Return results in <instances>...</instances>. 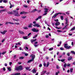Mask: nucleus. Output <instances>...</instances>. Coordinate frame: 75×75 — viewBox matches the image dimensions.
<instances>
[{"mask_svg":"<svg viewBox=\"0 0 75 75\" xmlns=\"http://www.w3.org/2000/svg\"><path fill=\"white\" fill-rule=\"evenodd\" d=\"M30 57H32V59L28 61L27 63H30L31 61H33V59H34V58H35V55L33 54H31L30 56Z\"/></svg>","mask_w":75,"mask_h":75,"instance_id":"f257e3e1","label":"nucleus"},{"mask_svg":"<svg viewBox=\"0 0 75 75\" xmlns=\"http://www.w3.org/2000/svg\"><path fill=\"white\" fill-rule=\"evenodd\" d=\"M13 11V13H14V16H20V15L18 14V11H16V10H15V11Z\"/></svg>","mask_w":75,"mask_h":75,"instance_id":"f03ea898","label":"nucleus"},{"mask_svg":"<svg viewBox=\"0 0 75 75\" xmlns=\"http://www.w3.org/2000/svg\"><path fill=\"white\" fill-rule=\"evenodd\" d=\"M33 23L34 24L33 25V26L34 27H40V28H41V26L38 23L35 24V23H36V21H34L33 22Z\"/></svg>","mask_w":75,"mask_h":75,"instance_id":"7ed1b4c3","label":"nucleus"},{"mask_svg":"<svg viewBox=\"0 0 75 75\" xmlns=\"http://www.w3.org/2000/svg\"><path fill=\"white\" fill-rule=\"evenodd\" d=\"M16 71H18V70L21 71V70H23V67H22V66H20L18 67H16Z\"/></svg>","mask_w":75,"mask_h":75,"instance_id":"20e7f679","label":"nucleus"},{"mask_svg":"<svg viewBox=\"0 0 75 75\" xmlns=\"http://www.w3.org/2000/svg\"><path fill=\"white\" fill-rule=\"evenodd\" d=\"M62 13H56L54 16H52V18H55L58 14H61Z\"/></svg>","mask_w":75,"mask_h":75,"instance_id":"39448f33","label":"nucleus"},{"mask_svg":"<svg viewBox=\"0 0 75 75\" xmlns=\"http://www.w3.org/2000/svg\"><path fill=\"white\" fill-rule=\"evenodd\" d=\"M68 23H69V21L68 20V19H65V24H67V25H66L65 27V28H66L67 25H68Z\"/></svg>","mask_w":75,"mask_h":75,"instance_id":"423d86ee","label":"nucleus"},{"mask_svg":"<svg viewBox=\"0 0 75 75\" xmlns=\"http://www.w3.org/2000/svg\"><path fill=\"white\" fill-rule=\"evenodd\" d=\"M32 30V31H33L34 32H38V30H37L35 28L33 29Z\"/></svg>","mask_w":75,"mask_h":75,"instance_id":"0eeeda50","label":"nucleus"},{"mask_svg":"<svg viewBox=\"0 0 75 75\" xmlns=\"http://www.w3.org/2000/svg\"><path fill=\"white\" fill-rule=\"evenodd\" d=\"M7 13L8 14H10L11 15L14 14V13H13V12H10V11L8 12Z\"/></svg>","mask_w":75,"mask_h":75,"instance_id":"6e6552de","label":"nucleus"},{"mask_svg":"<svg viewBox=\"0 0 75 75\" xmlns=\"http://www.w3.org/2000/svg\"><path fill=\"white\" fill-rule=\"evenodd\" d=\"M7 30H4L3 32H1L0 33L2 34H6V33L7 32Z\"/></svg>","mask_w":75,"mask_h":75,"instance_id":"1a4fd4ad","label":"nucleus"},{"mask_svg":"<svg viewBox=\"0 0 75 75\" xmlns=\"http://www.w3.org/2000/svg\"><path fill=\"white\" fill-rule=\"evenodd\" d=\"M44 10H45V11H44V13H47V12L48 11V10H49V9L48 8H44Z\"/></svg>","mask_w":75,"mask_h":75,"instance_id":"9d476101","label":"nucleus"},{"mask_svg":"<svg viewBox=\"0 0 75 75\" xmlns=\"http://www.w3.org/2000/svg\"><path fill=\"white\" fill-rule=\"evenodd\" d=\"M32 72L33 74H35L36 73V70H35V69H34L32 71Z\"/></svg>","mask_w":75,"mask_h":75,"instance_id":"9b49d317","label":"nucleus"},{"mask_svg":"<svg viewBox=\"0 0 75 75\" xmlns=\"http://www.w3.org/2000/svg\"><path fill=\"white\" fill-rule=\"evenodd\" d=\"M26 13H27L24 11H22V12H21V13H20V14H26Z\"/></svg>","mask_w":75,"mask_h":75,"instance_id":"f8f14e48","label":"nucleus"},{"mask_svg":"<svg viewBox=\"0 0 75 75\" xmlns=\"http://www.w3.org/2000/svg\"><path fill=\"white\" fill-rule=\"evenodd\" d=\"M47 72V71H43L41 73V75H44V74H45Z\"/></svg>","mask_w":75,"mask_h":75,"instance_id":"ddd939ff","label":"nucleus"},{"mask_svg":"<svg viewBox=\"0 0 75 75\" xmlns=\"http://www.w3.org/2000/svg\"><path fill=\"white\" fill-rule=\"evenodd\" d=\"M35 41H37V39H35L32 40H31V41L32 43H33V42H35Z\"/></svg>","mask_w":75,"mask_h":75,"instance_id":"4468645a","label":"nucleus"},{"mask_svg":"<svg viewBox=\"0 0 75 75\" xmlns=\"http://www.w3.org/2000/svg\"><path fill=\"white\" fill-rule=\"evenodd\" d=\"M60 24V23L59 22H56L55 24V25H56V26L59 25Z\"/></svg>","mask_w":75,"mask_h":75,"instance_id":"2eb2a0df","label":"nucleus"},{"mask_svg":"<svg viewBox=\"0 0 75 75\" xmlns=\"http://www.w3.org/2000/svg\"><path fill=\"white\" fill-rule=\"evenodd\" d=\"M72 59V57H69L68 58V61H70V60H71Z\"/></svg>","mask_w":75,"mask_h":75,"instance_id":"dca6fc26","label":"nucleus"},{"mask_svg":"<svg viewBox=\"0 0 75 75\" xmlns=\"http://www.w3.org/2000/svg\"><path fill=\"white\" fill-rule=\"evenodd\" d=\"M35 11H37V9H33V10H32L31 11V12L32 13H34V12H35Z\"/></svg>","mask_w":75,"mask_h":75,"instance_id":"f3484780","label":"nucleus"},{"mask_svg":"<svg viewBox=\"0 0 75 75\" xmlns=\"http://www.w3.org/2000/svg\"><path fill=\"white\" fill-rule=\"evenodd\" d=\"M19 33H20V34H24V32H23L21 30H19Z\"/></svg>","mask_w":75,"mask_h":75,"instance_id":"a211bd4d","label":"nucleus"},{"mask_svg":"<svg viewBox=\"0 0 75 75\" xmlns=\"http://www.w3.org/2000/svg\"><path fill=\"white\" fill-rule=\"evenodd\" d=\"M32 24L31 23L29 24L28 25V27H29V28H31L32 27Z\"/></svg>","mask_w":75,"mask_h":75,"instance_id":"6ab92c4d","label":"nucleus"},{"mask_svg":"<svg viewBox=\"0 0 75 75\" xmlns=\"http://www.w3.org/2000/svg\"><path fill=\"white\" fill-rule=\"evenodd\" d=\"M20 73H15L14 74H12L11 75H20Z\"/></svg>","mask_w":75,"mask_h":75,"instance_id":"aec40b11","label":"nucleus"},{"mask_svg":"<svg viewBox=\"0 0 75 75\" xmlns=\"http://www.w3.org/2000/svg\"><path fill=\"white\" fill-rule=\"evenodd\" d=\"M3 2L4 3H7V0H3Z\"/></svg>","mask_w":75,"mask_h":75,"instance_id":"412c9836","label":"nucleus"},{"mask_svg":"<svg viewBox=\"0 0 75 75\" xmlns=\"http://www.w3.org/2000/svg\"><path fill=\"white\" fill-rule=\"evenodd\" d=\"M7 68L9 71H11V67H8Z\"/></svg>","mask_w":75,"mask_h":75,"instance_id":"4be33fe9","label":"nucleus"},{"mask_svg":"<svg viewBox=\"0 0 75 75\" xmlns=\"http://www.w3.org/2000/svg\"><path fill=\"white\" fill-rule=\"evenodd\" d=\"M66 48L67 49H70L71 48V46H69L68 45Z\"/></svg>","mask_w":75,"mask_h":75,"instance_id":"5701e85b","label":"nucleus"},{"mask_svg":"<svg viewBox=\"0 0 75 75\" xmlns=\"http://www.w3.org/2000/svg\"><path fill=\"white\" fill-rule=\"evenodd\" d=\"M23 38L24 40H27V39H28V36L23 37Z\"/></svg>","mask_w":75,"mask_h":75,"instance_id":"b1692460","label":"nucleus"},{"mask_svg":"<svg viewBox=\"0 0 75 75\" xmlns=\"http://www.w3.org/2000/svg\"><path fill=\"white\" fill-rule=\"evenodd\" d=\"M42 17V16H40L38 17V18H36V19H41V17Z\"/></svg>","mask_w":75,"mask_h":75,"instance_id":"393cba45","label":"nucleus"},{"mask_svg":"<svg viewBox=\"0 0 75 75\" xmlns=\"http://www.w3.org/2000/svg\"><path fill=\"white\" fill-rule=\"evenodd\" d=\"M50 64V63L49 62H47L46 65V67H48L49 66Z\"/></svg>","mask_w":75,"mask_h":75,"instance_id":"a878e982","label":"nucleus"},{"mask_svg":"<svg viewBox=\"0 0 75 75\" xmlns=\"http://www.w3.org/2000/svg\"><path fill=\"white\" fill-rule=\"evenodd\" d=\"M67 46H68V44H65L64 45V47L65 48H66Z\"/></svg>","mask_w":75,"mask_h":75,"instance_id":"bb28decb","label":"nucleus"},{"mask_svg":"<svg viewBox=\"0 0 75 75\" xmlns=\"http://www.w3.org/2000/svg\"><path fill=\"white\" fill-rule=\"evenodd\" d=\"M6 11V9H3L1 10H0V11H1V12H3V11Z\"/></svg>","mask_w":75,"mask_h":75,"instance_id":"cd10ccee","label":"nucleus"},{"mask_svg":"<svg viewBox=\"0 0 75 75\" xmlns=\"http://www.w3.org/2000/svg\"><path fill=\"white\" fill-rule=\"evenodd\" d=\"M16 45H21V44H20V42H18L17 43H16Z\"/></svg>","mask_w":75,"mask_h":75,"instance_id":"c85d7f7f","label":"nucleus"},{"mask_svg":"<svg viewBox=\"0 0 75 75\" xmlns=\"http://www.w3.org/2000/svg\"><path fill=\"white\" fill-rule=\"evenodd\" d=\"M58 74H59V71L56 73L55 75H58Z\"/></svg>","mask_w":75,"mask_h":75,"instance_id":"c756f323","label":"nucleus"},{"mask_svg":"<svg viewBox=\"0 0 75 75\" xmlns=\"http://www.w3.org/2000/svg\"><path fill=\"white\" fill-rule=\"evenodd\" d=\"M75 29V27H73V28H72L71 30H70V31H73V30H74Z\"/></svg>","mask_w":75,"mask_h":75,"instance_id":"7c9ffc66","label":"nucleus"},{"mask_svg":"<svg viewBox=\"0 0 75 75\" xmlns=\"http://www.w3.org/2000/svg\"><path fill=\"white\" fill-rule=\"evenodd\" d=\"M54 50V49L52 47L49 49V51H51V50Z\"/></svg>","mask_w":75,"mask_h":75,"instance_id":"2f4dec72","label":"nucleus"},{"mask_svg":"<svg viewBox=\"0 0 75 75\" xmlns=\"http://www.w3.org/2000/svg\"><path fill=\"white\" fill-rule=\"evenodd\" d=\"M19 58L20 59H24V57H20Z\"/></svg>","mask_w":75,"mask_h":75,"instance_id":"473e14b6","label":"nucleus"},{"mask_svg":"<svg viewBox=\"0 0 75 75\" xmlns=\"http://www.w3.org/2000/svg\"><path fill=\"white\" fill-rule=\"evenodd\" d=\"M71 53H72L73 54H75V52H74V51H71Z\"/></svg>","mask_w":75,"mask_h":75,"instance_id":"72a5a7b5","label":"nucleus"},{"mask_svg":"<svg viewBox=\"0 0 75 75\" xmlns=\"http://www.w3.org/2000/svg\"><path fill=\"white\" fill-rule=\"evenodd\" d=\"M43 65L44 67H46V63H45V62H44L43 63Z\"/></svg>","mask_w":75,"mask_h":75,"instance_id":"f704fd0d","label":"nucleus"},{"mask_svg":"<svg viewBox=\"0 0 75 75\" xmlns=\"http://www.w3.org/2000/svg\"><path fill=\"white\" fill-rule=\"evenodd\" d=\"M8 23L9 24H12V25H13V24H14V23H13L12 22H8Z\"/></svg>","mask_w":75,"mask_h":75,"instance_id":"c9c22d12","label":"nucleus"},{"mask_svg":"<svg viewBox=\"0 0 75 75\" xmlns=\"http://www.w3.org/2000/svg\"><path fill=\"white\" fill-rule=\"evenodd\" d=\"M70 72L71 73L73 71V69H70Z\"/></svg>","mask_w":75,"mask_h":75,"instance_id":"e433bc0d","label":"nucleus"},{"mask_svg":"<svg viewBox=\"0 0 75 75\" xmlns=\"http://www.w3.org/2000/svg\"><path fill=\"white\" fill-rule=\"evenodd\" d=\"M56 68L57 69H59V68H60V67H59V66H57Z\"/></svg>","mask_w":75,"mask_h":75,"instance_id":"4c0bfd02","label":"nucleus"},{"mask_svg":"<svg viewBox=\"0 0 75 75\" xmlns=\"http://www.w3.org/2000/svg\"><path fill=\"white\" fill-rule=\"evenodd\" d=\"M60 50H64V49L62 47H60Z\"/></svg>","mask_w":75,"mask_h":75,"instance_id":"58836bf2","label":"nucleus"},{"mask_svg":"<svg viewBox=\"0 0 75 75\" xmlns=\"http://www.w3.org/2000/svg\"><path fill=\"white\" fill-rule=\"evenodd\" d=\"M25 69L26 70H28V69H29V67H25Z\"/></svg>","mask_w":75,"mask_h":75,"instance_id":"ea45409f","label":"nucleus"},{"mask_svg":"<svg viewBox=\"0 0 75 75\" xmlns=\"http://www.w3.org/2000/svg\"><path fill=\"white\" fill-rule=\"evenodd\" d=\"M37 37V35H35V36L33 38H36V37Z\"/></svg>","mask_w":75,"mask_h":75,"instance_id":"a19ab883","label":"nucleus"},{"mask_svg":"<svg viewBox=\"0 0 75 75\" xmlns=\"http://www.w3.org/2000/svg\"><path fill=\"white\" fill-rule=\"evenodd\" d=\"M26 17H27L26 16L22 17V18L23 19L25 18Z\"/></svg>","mask_w":75,"mask_h":75,"instance_id":"79ce46f5","label":"nucleus"},{"mask_svg":"<svg viewBox=\"0 0 75 75\" xmlns=\"http://www.w3.org/2000/svg\"><path fill=\"white\" fill-rule=\"evenodd\" d=\"M15 24H16V25H20V23H15Z\"/></svg>","mask_w":75,"mask_h":75,"instance_id":"37998d69","label":"nucleus"},{"mask_svg":"<svg viewBox=\"0 0 75 75\" xmlns=\"http://www.w3.org/2000/svg\"><path fill=\"white\" fill-rule=\"evenodd\" d=\"M67 64H65L64 65V68H66V67H67Z\"/></svg>","mask_w":75,"mask_h":75,"instance_id":"c03bdc74","label":"nucleus"},{"mask_svg":"<svg viewBox=\"0 0 75 75\" xmlns=\"http://www.w3.org/2000/svg\"><path fill=\"white\" fill-rule=\"evenodd\" d=\"M60 18L61 19H64V17H63L62 16H60Z\"/></svg>","mask_w":75,"mask_h":75,"instance_id":"a18cd8bd","label":"nucleus"},{"mask_svg":"<svg viewBox=\"0 0 75 75\" xmlns=\"http://www.w3.org/2000/svg\"><path fill=\"white\" fill-rule=\"evenodd\" d=\"M61 61L62 62H64V61H65V59H61Z\"/></svg>","mask_w":75,"mask_h":75,"instance_id":"49530a36","label":"nucleus"},{"mask_svg":"<svg viewBox=\"0 0 75 75\" xmlns=\"http://www.w3.org/2000/svg\"><path fill=\"white\" fill-rule=\"evenodd\" d=\"M67 67H69L71 65V64H67Z\"/></svg>","mask_w":75,"mask_h":75,"instance_id":"de8ad7c7","label":"nucleus"},{"mask_svg":"<svg viewBox=\"0 0 75 75\" xmlns=\"http://www.w3.org/2000/svg\"><path fill=\"white\" fill-rule=\"evenodd\" d=\"M13 20H14L15 21H18V19H13Z\"/></svg>","mask_w":75,"mask_h":75,"instance_id":"09e8293b","label":"nucleus"},{"mask_svg":"<svg viewBox=\"0 0 75 75\" xmlns=\"http://www.w3.org/2000/svg\"><path fill=\"white\" fill-rule=\"evenodd\" d=\"M28 54L27 53H25V56H28Z\"/></svg>","mask_w":75,"mask_h":75,"instance_id":"8fccbe9b","label":"nucleus"},{"mask_svg":"<svg viewBox=\"0 0 75 75\" xmlns=\"http://www.w3.org/2000/svg\"><path fill=\"white\" fill-rule=\"evenodd\" d=\"M24 29H28V28L27 27H24L23 28Z\"/></svg>","mask_w":75,"mask_h":75,"instance_id":"3c124183","label":"nucleus"},{"mask_svg":"<svg viewBox=\"0 0 75 75\" xmlns=\"http://www.w3.org/2000/svg\"><path fill=\"white\" fill-rule=\"evenodd\" d=\"M23 6L24 7H25V8H27L28 7L27 5H24Z\"/></svg>","mask_w":75,"mask_h":75,"instance_id":"603ef678","label":"nucleus"},{"mask_svg":"<svg viewBox=\"0 0 75 75\" xmlns=\"http://www.w3.org/2000/svg\"><path fill=\"white\" fill-rule=\"evenodd\" d=\"M45 37H46V38H49V36H48V35H46V36H45Z\"/></svg>","mask_w":75,"mask_h":75,"instance_id":"864d4df0","label":"nucleus"},{"mask_svg":"<svg viewBox=\"0 0 75 75\" xmlns=\"http://www.w3.org/2000/svg\"><path fill=\"white\" fill-rule=\"evenodd\" d=\"M46 59H49V57L47 56H46Z\"/></svg>","mask_w":75,"mask_h":75,"instance_id":"5fc2aeb1","label":"nucleus"},{"mask_svg":"<svg viewBox=\"0 0 75 75\" xmlns=\"http://www.w3.org/2000/svg\"><path fill=\"white\" fill-rule=\"evenodd\" d=\"M46 14H47V13H44V14H43V15L44 16H45V15H46Z\"/></svg>","mask_w":75,"mask_h":75,"instance_id":"6e6d98bb","label":"nucleus"},{"mask_svg":"<svg viewBox=\"0 0 75 75\" xmlns=\"http://www.w3.org/2000/svg\"><path fill=\"white\" fill-rule=\"evenodd\" d=\"M5 40V39H3V40H2L1 41V42H4V41Z\"/></svg>","mask_w":75,"mask_h":75,"instance_id":"4d7b16f0","label":"nucleus"},{"mask_svg":"<svg viewBox=\"0 0 75 75\" xmlns=\"http://www.w3.org/2000/svg\"><path fill=\"white\" fill-rule=\"evenodd\" d=\"M55 21H56V22H58V19H57L56 20H54Z\"/></svg>","mask_w":75,"mask_h":75,"instance_id":"13d9d810","label":"nucleus"},{"mask_svg":"<svg viewBox=\"0 0 75 75\" xmlns=\"http://www.w3.org/2000/svg\"><path fill=\"white\" fill-rule=\"evenodd\" d=\"M39 67H42V64H40L39 66Z\"/></svg>","mask_w":75,"mask_h":75,"instance_id":"bf43d9fd","label":"nucleus"},{"mask_svg":"<svg viewBox=\"0 0 75 75\" xmlns=\"http://www.w3.org/2000/svg\"><path fill=\"white\" fill-rule=\"evenodd\" d=\"M5 53H6V52H4L2 53V55H4V54H5Z\"/></svg>","mask_w":75,"mask_h":75,"instance_id":"052dcab7","label":"nucleus"},{"mask_svg":"<svg viewBox=\"0 0 75 75\" xmlns=\"http://www.w3.org/2000/svg\"><path fill=\"white\" fill-rule=\"evenodd\" d=\"M3 71H6V69L4 67L3 68Z\"/></svg>","mask_w":75,"mask_h":75,"instance_id":"680f3d73","label":"nucleus"},{"mask_svg":"<svg viewBox=\"0 0 75 75\" xmlns=\"http://www.w3.org/2000/svg\"><path fill=\"white\" fill-rule=\"evenodd\" d=\"M10 8H12V5H10Z\"/></svg>","mask_w":75,"mask_h":75,"instance_id":"e2e57ef3","label":"nucleus"},{"mask_svg":"<svg viewBox=\"0 0 75 75\" xmlns=\"http://www.w3.org/2000/svg\"><path fill=\"white\" fill-rule=\"evenodd\" d=\"M9 64L10 65H11V64H12V63L11 62H10L9 63Z\"/></svg>","mask_w":75,"mask_h":75,"instance_id":"0e129e2a","label":"nucleus"},{"mask_svg":"<svg viewBox=\"0 0 75 75\" xmlns=\"http://www.w3.org/2000/svg\"><path fill=\"white\" fill-rule=\"evenodd\" d=\"M4 65L6 67H7V64L6 63H5V64Z\"/></svg>","mask_w":75,"mask_h":75,"instance_id":"69168bd1","label":"nucleus"},{"mask_svg":"<svg viewBox=\"0 0 75 75\" xmlns=\"http://www.w3.org/2000/svg\"><path fill=\"white\" fill-rule=\"evenodd\" d=\"M67 55H68V56H69V55H70V54H69V53H68L67 54Z\"/></svg>","mask_w":75,"mask_h":75,"instance_id":"338daca9","label":"nucleus"},{"mask_svg":"<svg viewBox=\"0 0 75 75\" xmlns=\"http://www.w3.org/2000/svg\"><path fill=\"white\" fill-rule=\"evenodd\" d=\"M21 64V62H18V64Z\"/></svg>","mask_w":75,"mask_h":75,"instance_id":"774afa93","label":"nucleus"}]
</instances>
